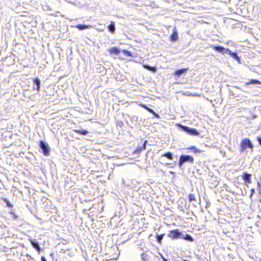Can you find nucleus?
Returning a JSON list of instances; mask_svg holds the SVG:
<instances>
[{
	"instance_id": "obj_1",
	"label": "nucleus",
	"mask_w": 261,
	"mask_h": 261,
	"mask_svg": "<svg viewBox=\"0 0 261 261\" xmlns=\"http://www.w3.org/2000/svg\"><path fill=\"white\" fill-rule=\"evenodd\" d=\"M215 50L223 54H228L230 56H231L235 60L239 61L240 58L238 57V55L236 53L231 52L229 49H226L222 46H212Z\"/></svg>"
},
{
	"instance_id": "obj_33",
	"label": "nucleus",
	"mask_w": 261,
	"mask_h": 261,
	"mask_svg": "<svg viewBox=\"0 0 261 261\" xmlns=\"http://www.w3.org/2000/svg\"><path fill=\"white\" fill-rule=\"evenodd\" d=\"M183 261H188L187 260H184Z\"/></svg>"
},
{
	"instance_id": "obj_2",
	"label": "nucleus",
	"mask_w": 261,
	"mask_h": 261,
	"mask_svg": "<svg viewBox=\"0 0 261 261\" xmlns=\"http://www.w3.org/2000/svg\"><path fill=\"white\" fill-rule=\"evenodd\" d=\"M178 126L182 129V130L187 134L193 135V136H198L199 135V133L195 128H192L186 126L182 125L181 124H179Z\"/></svg>"
},
{
	"instance_id": "obj_15",
	"label": "nucleus",
	"mask_w": 261,
	"mask_h": 261,
	"mask_svg": "<svg viewBox=\"0 0 261 261\" xmlns=\"http://www.w3.org/2000/svg\"><path fill=\"white\" fill-rule=\"evenodd\" d=\"M31 243L33 247L37 251L38 253H39L40 251V248L38 243H35L32 241L31 242Z\"/></svg>"
},
{
	"instance_id": "obj_12",
	"label": "nucleus",
	"mask_w": 261,
	"mask_h": 261,
	"mask_svg": "<svg viewBox=\"0 0 261 261\" xmlns=\"http://www.w3.org/2000/svg\"><path fill=\"white\" fill-rule=\"evenodd\" d=\"M187 70V68H183L177 70L174 72V74L179 76L182 74H184Z\"/></svg>"
},
{
	"instance_id": "obj_27",
	"label": "nucleus",
	"mask_w": 261,
	"mask_h": 261,
	"mask_svg": "<svg viewBox=\"0 0 261 261\" xmlns=\"http://www.w3.org/2000/svg\"><path fill=\"white\" fill-rule=\"evenodd\" d=\"M254 193H255V190L254 189H252L251 190V194L250 195V198H251L252 197V196L254 194Z\"/></svg>"
},
{
	"instance_id": "obj_32",
	"label": "nucleus",
	"mask_w": 261,
	"mask_h": 261,
	"mask_svg": "<svg viewBox=\"0 0 261 261\" xmlns=\"http://www.w3.org/2000/svg\"><path fill=\"white\" fill-rule=\"evenodd\" d=\"M17 218V216L14 215V218L16 219Z\"/></svg>"
},
{
	"instance_id": "obj_22",
	"label": "nucleus",
	"mask_w": 261,
	"mask_h": 261,
	"mask_svg": "<svg viewBox=\"0 0 261 261\" xmlns=\"http://www.w3.org/2000/svg\"><path fill=\"white\" fill-rule=\"evenodd\" d=\"M189 199L190 201H196V199L194 194H190L189 196Z\"/></svg>"
},
{
	"instance_id": "obj_18",
	"label": "nucleus",
	"mask_w": 261,
	"mask_h": 261,
	"mask_svg": "<svg viewBox=\"0 0 261 261\" xmlns=\"http://www.w3.org/2000/svg\"><path fill=\"white\" fill-rule=\"evenodd\" d=\"M76 132L80 134L86 135L88 133V132L86 130L82 129V130H77Z\"/></svg>"
},
{
	"instance_id": "obj_17",
	"label": "nucleus",
	"mask_w": 261,
	"mask_h": 261,
	"mask_svg": "<svg viewBox=\"0 0 261 261\" xmlns=\"http://www.w3.org/2000/svg\"><path fill=\"white\" fill-rule=\"evenodd\" d=\"M162 156L166 157L169 160H172L173 154L170 152H167L162 155Z\"/></svg>"
},
{
	"instance_id": "obj_13",
	"label": "nucleus",
	"mask_w": 261,
	"mask_h": 261,
	"mask_svg": "<svg viewBox=\"0 0 261 261\" xmlns=\"http://www.w3.org/2000/svg\"><path fill=\"white\" fill-rule=\"evenodd\" d=\"M109 51L111 54H114L116 55H118L120 53L119 49L115 47L110 48Z\"/></svg>"
},
{
	"instance_id": "obj_26",
	"label": "nucleus",
	"mask_w": 261,
	"mask_h": 261,
	"mask_svg": "<svg viewBox=\"0 0 261 261\" xmlns=\"http://www.w3.org/2000/svg\"><path fill=\"white\" fill-rule=\"evenodd\" d=\"M250 83L251 84H260V82L256 80H252L250 81Z\"/></svg>"
},
{
	"instance_id": "obj_16",
	"label": "nucleus",
	"mask_w": 261,
	"mask_h": 261,
	"mask_svg": "<svg viewBox=\"0 0 261 261\" xmlns=\"http://www.w3.org/2000/svg\"><path fill=\"white\" fill-rule=\"evenodd\" d=\"M181 239H184V240L189 241L190 242H192L193 241V239L192 238V237L188 234H184V237H181Z\"/></svg>"
},
{
	"instance_id": "obj_9",
	"label": "nucleus",
	"mask_w": 261,
	"mask_h": 261,
	"mask_svg": "<svg viewBox=\"0 0 261 261\" xmlns=\"http://www.w3.org/2000/svg\"><path fill=\"white\" fill-rule=\"evenodd\" d=\"M109 31L112 33H114L115 31V22L113 21H111L110 25L108 27Z\"/></svg>"
},
{
	"instance_id": "obj_23",
	"label": "nucleus",
	"mask_w": 261,
	"mask_h": 261,
	"mask_svg": "<svg viewBox=\"0 0 261 261\" xmlns=\"http://www.w3.org/2000/svg\"><path fill=\"white\" fill-rule=\"evenodd\" d=\"M123 54L125 55H126L127 56H129V57H131L132 56V54L129 51H127V50H123Z\"/></svg>"
},
{
	"instance_id": "obj_29",
	"label": "nucleus",
	"mask_w": 261,
	"mask_h": 261,
	"mask_svg": "<svg viewBox=\"0 0 261 261\" xmlns=\"http://www.w3.org/2000/svg\"><path fill=\"white\" fill-rule=\"evenodd\" d=\"M257 140H258V141L259 144H260V145H261V137H258L257 138Z\"/></svg>"
},
{
	"instance_id": "obj_11",
	"label": "nucleus",
	"mask_w": 261,
	"mask_h": 261,
	"mask_svg": "<svg viewBox=\"0 0 261 261\" xmlns=\"http://www.w3.org/2000/svg\"><path fill=\"white\" fill-rule=\"evenodd\" d=\"M143 67L146 69H147L148 70H149V71H152L153 72H155L156 71V67H152V66H150L148 65H146V64L143 65Z\"/></svg>"
},
{
	"instance_id": "obj_30",
	"label": "nucleus",
	"mask_w": 261,
	"mask_h": 261,
	"mask_svg": "<svg viewBox=\"0 0 261 261\" xmlns=\"http://www.w3.org/2000/svg\"><path fill=\"white\" fill-rule=\"evenodd\" d=\"M41 261H47V260H46V258H45V257H44V256H41Z\"/></svg>"
},
{
	"instance_id": "obj_25",
	"label": "nucleus",
	"mask_w": 261,
	"mask_h": 261,
	"mask_svg": "<svg viewBox=\"0 0 261 261\" xmlns=\"http://www.w3.org/2000/svg\"><path fill=\"white\" fill-rule=\"evenodd\" d=\"M141 258L143 261H146L147 260V254L142 253L141 255Z\"/></svg>"
},
{
	"instance_id": "obj_28",
	"label": "nucleus",
	"mask_w": 261,
	"mask_h": 261,
	"mask_svg": "<svg viewBox=\"0 0 261 261\" xmlns=\"http://www.w3.org/2000/svg\"><path fill=\"white\" fill-rule=\"evenodd\" d=\"M160 255L163 261H168V260L166 258H165L162 254H160Z\"/></svg>"
},
{
	"instance_id": "obj_7",
	"label": "nucleus",
	"mask_w": 261,
	"mask_h": 261,
	"mask_svg": "<svg viewBox=\"0 0 261 261\" xmlns=\"http://www.w3.org/2000/svg\"><path fill=\"white\" fill-rule=\"evenodd\" d=\"M251 174H249L248 173H244L242 175V178L245 181V184L247 186H248V185H247V183H248V184L251 183Z\"/></svg>"
},
{
	"instance_id": "obj_21",
	"label": "nucleus",
	"mask_w": 261,
	"mask_h": 261,
	"mask_svg": "<svg viewBox=\"0 0 261 261\" xmlns=\"http://www.w3.org/2000/svg\"><path fill=\"white\" fill-rule=\"evenodd\" d=\"M4 201L6 203V205L8 207L11 208L13 207V205L10 202L7 198L4 199Z\"/></svg>"
},
{
	"instance_id": "obj_3",
	"label": "nucleus",
	"mask_w": 261,
	"mask_h": 261,
	"mask_svg": "<svg viewBox=\"0 0 261 261\" xmlns=\"http://www.w3.org/2000/svg\"><path fill=\"white\" fill-rule=\"evenodd\" d=\"M194 161V158L189 155H181L179 160L178 165L181 167L185 162L192 163Z\"/></svg>"
},
{
	"instance_id": "obj_6",
	"label": "nucleus",
	"mask_w": 261,
	"mask_h": 261,
	"mask_svg": "<svg viewBox=\"0 0 261 261\" xmlns=\"http://www.w3.org/2000/svg\"><path fill=\"white\" fill-rule=\"evenodd\" d=\"M168 237L173 239H181V237H184V234L180 232L178 229H175L170 231Z\"/></svg>"
},
{
	"instance_id": "obj_19",
	"label": "nucleus",
	"mask_w": 261,
	"mask_h": 261,
	"mask_svg": "<svg viewBox=\"0 0 261 261\" xmlns=\"http://www.w3.org/2000/svg\"><path fill=\"white\" fill-rule=\"evenodd\" d=\"M177 37H178V36H177V33H173L171 36V40L172 41H175L177 40Z\"/></svg>"
},
{
	"instance_id": "obj_24",
	"label": "nucleus",
	"mask_w": 261,
	"mask_h": 261,
	"mask_svg": "<svg viewBox=\"0 0 261 261\" xmlns=\"http://www.w3.org/2000/svg\"><path fill=\"white\" fill-rule=\"evenodd\" d=\"M191 149L192 150L193 152H200V150L198 149H197L195 146H193Z\"/></svg>"
},
{
	"instance_id": "obj_4",
	"label": "nucleus",
	"mask_w": 261,
	"mask_h": 261,
	"mask_svg": "<svg viewBox=\"0 0 261 261\" xmlns=\"http://www.w3.org/2000/svg\"><path fill=\"white\" fill-rule=\"evenodd\" d=\"M247 148H250L252 149L253 148V145L249 139H243L241 143V151H243Z\"/></svg>"
},
{
	"instance_id": "obj_14",
	"label": "nucleus",
	"mask_w": 261,
	"mask_h": 261,
	"mask_svg": "<svg viewBox=\"0 0 261 261\" xmlns=\"http://www.w3.org/2000/svg\"><path fill=\"white\" fill-rule=\"evenodd\" d=\"M34 83L37 85L36 90L37 91L40 90V82L38 78L33 80Z\"/></svg>"
},
{
	"instance_id": "obj_8",
	"label": "nucleus",
	"mask_w": 261,
	"mask_h": 261,
	"mask_svg": "<svg viewBox=\"0 0 261 261\" xmlns=\"http://www.w3.org/2000/svg\"><path fill=\"white\" fill-rule=\"evenodd\" d=\"M147 143V141H145L144 143L143 144L142 146L138 147L137 149L135 151V153H140L142 150H145L146 149V145Z\"/></svg>"
},
{
	"instance_id": "obj_5",
	"label": "nucleus",
	"mask_w": 261,
	"mask_h": 261,
	"mask_svg": "<svg viewBox=\"0 0 261 261\" xmlns=\"http://www.w3.org/2000/svg\"><path fill=\"white\" fill-rule=\"evenodd\" d=\"M39 146L42 150V153L45 156H47L49 154L50 148L47 144L45 143L43 141L39 142Z\"/></svg>"
},
{
	"instance_id": "obj_31",
	"label": "nucleus",
	"mask_w": 261,
	"mask_h": 261,
	"mask_svg": "<svg viewBox=\"0 0 261 261\" xmlns=\"http://www.w3.org/2000/svg\"><path fill=\"white\" fill-rule=\"evenodd\" d=\"M257 186L259 188V189L260 190V185L259 182H257Z\"/></svg>"
},
{
	"instance_id": "obj_20",
	"label": "nucleus",
	"mask_w": 261,
	"mask_h": 261,
	"mask_svg": "<svg viewBox=\"0 0 261 261\" xmlns=\"http://www.w3.org/2000/svg\"><path fill=\"white\" fill-rule=\"evenodd\" d=\"M163 237L164 234L156 235V240L159 243H161V241L163 240Z\"/></svg>"
},
{
	"instance_id": "obj_10",
	"label": "nucleus",
	"mask_w": 261,
	"mask_h": 261,
	"mask_svg": "<svg viewBox=\"0 0 261 261\" xmlns=\"http://www.w3.org/2000/svg\"><path fill=\"white\" fill-rule=\"evenodd\" d=\"M75 27L77 28L79 30L82 31L83 30L90 29L92 27L91 25H87L85 24H78Z\"/></svg>"
}]
</instances>
